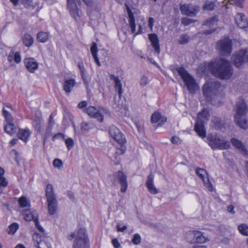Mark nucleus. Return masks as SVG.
<instances>
[{
  "instance_id": "nucleus-22",
  "label": "nucleus",
  "mask_w": 248,
  "mask_h": 248,
  "mask_svg": "<svg viewBox=\"0 0 248 248\" xmlns=\"http://www.w3.org/2000/svg\"><path fill=\"white\" fill-rule=\"evenodd\" d=\"M149 39L151 43V45L154 48L155 52L158 54L160 53V45L159 39L155 33H151L148 35Z\"/></svg>"
},
{
  "instance_id": "nucleus-56",
  "label": "nucleus",
  "mask_w": 248,
  "mask_h": 248,
  "mask_svg": "<svg viewBox=\"0 0 248 248\" xmlns=\"http://www.w3.org/2000/svg\"><path fill=\"white\" fill-rule=\"evenodd\" d=\"M15 52L12 50L9 53L8 56V61L9 62H12L14 61V57H15Z\"/></svg>"
},
{
  "instance_id": "nucleus-33",
  "label": "nucleus",
  "mask_w": 248,
  "mask_h": 248,
  "mask_svg": "<svg viewBox=\"0 0 248 248\" xmlns=\"http://www.w3.org/2000/svg\"><path fill=\"white\" fill-rule=\"evenodd\" d=\"M23 43L27 47L31 46L33 43V37L29 34H25L23 37Z\"/></svg>"
},
{
  "instance_id": "nucleus-40",
  "label": "nucleus",
  "mask_w": 248,
  "mask_h": 248,
  "mask_svg": "<svg viewBox=\"0 0 248 248\" xmlns=\"http://www.w3.org/2000/svg\"><path fill=\"white\" fill-rule=\"evenodd\" d=\"M215 3L213 1H206L203 6L204 10L212 11L214 9Z\"/></svg>"
},
{
  "instance_id": "nucleus-62",
  "label": "nucleus",
  "mask_w": 248,
  "mask_h": 248,
  "mask_svg": "<svg viewBox=\"0 0 248 248\" xmlns=\"http://www.w3.org/2000/svg\"><path fill=\"white\" fill-rule=\"evenodd\" d=\"M82 78V79L85 85V86H86V87L87 88L88 85H89V80L87 78V77L86 76L83 77H81Z\"/></svg>"
},
{
  "instance_id": "nucleus-28",
  "label": "nucleus",
  "mask_w": 248,
  "mask_h": 248,
  "mask_svg": "<svg viewBox=\"0 0 248 248\" xmlns=\"http://www.w3.org/2000/svg\"><path fill=\"white\" fill-rule=\"evenodd\" d=\"M48 213L53 215L56 213L57 210V201L56 199L47 200Z\"/></svg>"
},
{
  "instance_id": "nucleus-54",
  "label": "nucleus",
  "mask_w": 248,
  "mask_h": 248,
  "mask_svg": "<svg viewBox=\"0 0 248 248\" xmlns=\"http://www.w3.org/2000/svg\"><path fill=\"white\" fill-rule=\"evenodd\" d=\"M34 223L36 228L38 229V230L40 232H45L44 228L39 224L38 218H36V220H35Z\"/></svg>"
},
{
  "instance_id": "nucleus-13",
  "label": "nucleus",
  "mask_w": 248,
  "mask_h": 248,
  "mask_svg": "<svg viewBox=\"0 0 248 248\" xmlns=\"http://www.w3.org/2000/svg\"><path fill=\"white\" fill-rule=\"evenodd\" d=\"M248 51L246 50H241L232 56L234 65L238 68L244 65L245 62L248 61Z\"/></svg>"
},
{
  "instance_id": "nucleus-49",
  "label": "nucleus",
  "mask_w": 248,
  "mask_h": 248,
  "mask_svg": "<svg viewBox=\"0 0 248 248\" xmlns=\"http://www.w3.org/2000/svg\"><path fill=\"white\" fill-rule=\"evenodd\" d=\"M85 4L89 8L95 7L93 0H82Z\"/></svg>"
},
{
  "instance_id": "nucleus-6",
  "label": "nucleus",
  "mask_w": 248,
  "mask_h": 248,
  "mask_svg": "<svg viewBox=\"0 0 248 248\" xmlns=\"http://www.w3.org/2000/svg\"><path fill=\"white\" fill-rule=\"evenodd\" d=\"M209 117V112L207 108H204L197 115L194 130L198 135L202 138L206 137V131L204 127V123Z\"/></svg>"
},
{
  "instance_id": "nucleus-7",
  "label": "nucleus",
  "mask_w": 248,
  "mask_h": 248,
  "mask_svg": "<svg viewBox=\"0 0 248 248\" xmlns=\"http://www.w3.org/2000/svg\"><path fill=\"white\" fill-rule=\"evenodd\" d=\"M109 134L111 137L120 145V147L117 148L116 153L119 155H122L124 153L126 150L124 145L126 140L124 135L120 131L119 129L114 125L110 126L109 128Z\"/></svg>"
},
{
  "instance_id": "nucleus-10",
  "label": "nucleus",
  "mask_w": 248,
  "mask_h": 248,
  "mask_svg": "<svg viewBox=\"0 0 248 248\" xmlns=\"http://www.w3.org/2000/svg\"><path fill=\"white\" fill-rule=\"evenodd\" d=\"M32 239L37 248H51L50 238L44 234L41 235L38 233H34L32 235Z\"/></svg>"
},
{
  "instance_id": "nucleus-63",
  "label": "nucleus",
  "mask_w": 248,
  "mask_h": 248,
  "mask_svg": "<svg viewBox=\"0 0 248 248\" xmlns=\"http://www.w3.org/2000/svg\"><path fill=\"white\" fill-rule=\"evenodd\" d=\"M227 210L229 213H231L232 214L235 213L234 211V207L232 205L228 206Z\"/></svg>"
},
{
  "instance_id": "nucleus-44",
  "label": "nucleus",
  "mask_w": 248,
  "mask_h": 248,
  "mask_svg": "<svg viewBox=\"0 0 248 248\" xmlns=\"http://www.w3.org/2000/svg\"><path fill=\"white\" fill-rule=\"evenodd\" d=\"M65 143L68 150H71L74 145L73 140L71 138H68L65 140Z\"/></svg>"
},
{
  "instance_id": "nucleus-12",
  "label": "nucleus",
  "mask_w": 248,
  "mask_h": 248,
  "mask_svg": "<svg viewBox=\"0 0 248 248\" xmlns=\"http://www.w3.org/2000/svg\"><path fill=\"white\" fill-rule=\"evenodd\" d=\"M80 3L79 0H67V9L70 15L77 22L80 20L81 17L77 6V4Z\"/></svg>"
},
{
  "instance_id": "nucleus-16",
  "label": "nucleus",
  "mask_w": 248,
  "mask_h": 248,
  "mask_svg": "<svg viewBox=\"0 0 248 248\" xmlns=\"http://www.w3.org/2000/svg\"><path fill=\"white\" fill-rule=\"evenodd\" d=\"M180 9L183 15L189 16H195L199 11V8L198 6L189 4H181L180 6Z\"/></svg>"
},
{
  "instance_id": "nucleus-25",
  "label": "nucleus",
  "mask_w": 248,
  "mask_h": 248,
  "mask_svg": "<svg viewBox=\"0 0 248 248\" xmlns=\"http://www.w3.org/2000/svg\"><path fill=\"white\" fill-rule=\"evenodd\" d=\"M31 135V131L29 128L19 129L17 135L20 140H23L25 142H27L29 138Z\"/></svg>"
},
{
  "instance_id": "nucleus-60",
  "label": "nucleus",
  "mask_w": 248,
  "mask_h": 248,
  "mask_svg": "<svg viewBox=\"0 0 248 248\" xmlns=\"http://www.w3.org/2000/svg\"><path fill=\"white\" fill-rule=\"evenodd\" d=\"M154 19L153 17H150L148 19V25L150 29L152 30L154 26Z\"/></svg>"
},
{
  "instance_id": "nucleus-26",
  "label": "nucleus",
  "mask_w": 248,
  "mask_h": 248,
  "mask_svg": "<svg viewBox=\"0 0 248 248\" xmlns=\"http://www.w3.org/2000/svg\"><path fill=\"white\" fill-rule=\"evenodd\" d=\"M110 78L111 80H113L115 83V88L117 91L119 96L120 98L123 93L122 84L121 80L117 76H115L114 75H111Z\"/></svg>"
},
{
  "instance_id": "nucleus-8",
  "label": "nucleus",
  "mask_w": 248,
  "mask_h": 248,
  "mask_svg": "<svg viewBox=\"0 0 248 248\" xmlns=\"http://www.w3.org/2000/svg\"><path fill=\"white\" fill-rule=\"evenodd\" d=\"M209 144L212 149H227L230 148V142L223 139H220L217 135L211 136L209 138Z\"/></svg>"
},
{
  "instance_id": "nucleus-58",
  "label": "nucleus",
  "mask_w": 248,
  "mask_h": 248,
  "mask_svg": "<svg viewBox=\"0 0 248 248\" xmlns=\"http://www.w3.org/2000/svg\"><path fill=\"white\" fill-rule=\"evenodd\" d=\"M112 244L115 248H119L120 247V244L116 238L112 239Z\"/></svg>"
},
{
  "instance_id": "nucleus-9",
  "label": "nucleus",
  "mask_w": 248,
  "mask_h": 248,
  "mask_svg": "<svg viewBox=\"0 0 248 248\" xmlns=\"http://www.w3.org/2000/svg\"><path fill=\"white\" fill-rule=\"evenodd\" d=\"M217 48L220 54L229 55L232 50V41L228 37L220 40L217 43Z\"/></svg>"
},
{
  "instance_id": "nucleus-57",
  "label": "nucleus",
  "mask_w": 248,
  "mask_h": 248,
  "mask_svg": "<svg viewBox=\"0 0 248 248\" xmlns=\"http://www.w3.org/2000/svg\"><path fill=\"white\" fill-rule=\"evenodd\" d=\"M171 141L172 143L177 144L181 143V140L179 137L176 136H173L171 138Z\"/></svg>"
},
{
  "instance_id": "nucleus-20",
  "label": "nucleus",
  "mask_w": 248,
  "mask_h": 248,
  "mask_svg": "<svg viewBox=\"0 0 248 248\" xmlns=\"http://www.w3.org/2000/svg\"><path fill=\"white\" fill-rule=\"evenodd\" d=\"M24 63L27 70L31 73H33L38 68V64L33 58L25 59Z\"/></svg>"
},
{
  "instance_id": "nucleus-21",
  "label": "nucleus",
  "mask_w": 248,
  "mask_h": 248,
  "mask_svg": "<svg viewBox=\"0 0 248 248\" xmlns=\"http://www.w3.org/2000/svg\"><path fill=\"white\" fill-rule=\"evenodd\" d=\"M235 21L240 28H245L248 25V20L243 14L238 13L235 16Z\"/></svg>"
},
{
  "instance_id": "nucleus-35",
  "label": "nucleus",
  "mask_w": 248,
  "mask_h": 248,
  "mask_svg": "<svg viewBox=\"0 0 248 248\" xmlns=\"http://www.w3.org/2000/svg\"><path fill=\"white\" fill-rule=\"evenodd\" d=\"M32 124L36 131L40 133L43 131V124L40 118L35 120L33 121Z\"/></svg>"
},
{
  "instance_id": "nucleus-32",
  "label": "nucleus",
  "mask_w": 248,
  "mask_h": 248,
  "mask_svg": "<svg viewBox=\"0 0 248 248\" xmlns=\"http://www.w3.org/2000/svg\"><path fill=\"white\" fill-rule=\"evenodd\" d=\"M97 46L95 43H93L91 47V52L95 62L96 63L98 66H101V63L99 61V58L97 57Z\"/></svg>"
},
{
  "instance_id": "nucleus-1",
  "label": "nucleus",
  "mask_w": 248,
  "mask_h": 248,
  "mask_svg": "<svg viewBox=\"0 0 248 248\" xmlns=\"http://www.w3.org/2000/svg\"><path fill=\"white\" fill-rule=\"evenodd\" d=\"M204 65L205 69L211 71L215 76L221 79L229 78L233 73L230 62L223 58L205 63Z\"/></svg>"
},
{
  "instance_id": "nucleus-52",
  "label": "nucleus",
  "mask_w": 248,
  "mask_h": 248,
  "mask_svg": "<svg viewBox=\"0 0 248 248\" xmlns=\"http://www.w3.org/2000/svg\"><path fill=\"white\" fill-rule=\"evenodd\" d=\"M148 78L145 76H143L140 78V84L143 86H145L148 83Z\"/></svg>"
},
{
  "instance_id": "nucleus-46",
  "label": "nucleus",
  "mask_w": 248,
  "mask_h": 248,
  "mask_svg": "<svg viewBox=\"0 0 248 248\" xmlns=\"http://www.w3.org/2000/svg\"><path fill=\"white\" fill-rule=\"evenodd\" d=\"M244 0H228L230 4H235L240 8L243 7L242 3Z\"/></svg>"
},
{
  "instance_id": "nucleus-19",
  "label": "nucleus",
  "mask_w": 248,
  "mask_h": 248,
  "mask_svg": "<svg viewBox=\"0 0 248 248\" xmlns=\"http://www.w3.org/2000/svg\"><path fill=\"white\" fill-rule=\"evenodd\" d=\"M154 175L152 174H150L147 177L146 186L151 194L155 195L159 192V190L156 188L154 184Z\"/></svg>"
},
{
  "instance_id": "nucleus-53",
  "label": "nucleus",
  "mask_w": 248,
  "mask_h": 248,
  "mask_svg": "<svg viewBox=\"0 0 248 248\" xmlns=\"http://www.w3.org/2000/svg\"><path fill=\"white\" fill-rule=\"evenodd\" d=\"M14 61L18 63L21 62V58L20 53L18 51L15 52V57H14Z\"/></svg>"
},
{
  "instance_id": "nucleus-43",
  "label": "nucleus",
  "mask_w": 248,
  "mask_h": 248,
  "mask_svg": "<svg viewBox=\"0 0 248 248\" xmlns=\"http://www.w3.org/2000/svg\"><path fill=\"white\" fill-rule=\"evenodd\" d=\"M3 115L7 123H12V117L11 114L7 110L3 109Z\"/></svg>"
},
{
  "instance_id": "nucleus-59",
  "label": "nucleus",
  "mask_w": 248,
  "mask_h": 248,
  "mask_svg": "<svg viewBox=\"0 0 248 248\" xmlns=\"http://www.w3.org/2000/svg\"><path fill=\"white\" fill-rule=\"evenodd\" d=\"M117 230L118 232H124L127 229V226L124 225L122 227H121L120 225H117L116 226Z\"/></svg>"
},
{
  "instance_id": "nucleus-30",
  "label": "nucleus",
  "mask_w": 248,
  "mask_h": 248,
  "mask_svg": "<svg viewBox=\"0 0 248 248\" xmlns=\"http://www.w3.org/2000/svg\"><path fill=\"white\" fill-rule=\"evenodd\" d=\"M18 127L13 123H7L5 125V132L10 136H13L17 131Z\"/></svg>"
},
{
  "instance_id": "nucleus-2",
  "label": "nucleus",
  "mask_w": 248,
  "mask_h": 248,
  "mask_svg": "<svg viewBox=\"0 0 248 248\" xmlns=\"http://www.w3.org/2000/svg\"><path fill=\"white\" fill-rule=\"evenodd\" d=\"M222 89L223 87L220 83L215 79H211L205 83L202 87V92L207 102L214 105H216L213 99L217 96V93L222 91Z\"/></svg>"
},
{
  "instance_id": "nucleus-23",
  "label": "nucleus",
  "mask_w": 248,
  "mask_h": 248,
  "mask_svg": "<svg viewBox=\"0 0 248 248\" xmlns=\"http://www.w3.org/2000/svg\"><path fill=\"white\" fill-rule=\"evenodd\" d=\"M22 214L24 216V219L26 221L33 220L34 222L36 218H38V214L35 210H24L22 211Z\"/></svg>"
},
{
  "instance_id": "nucleus-15",
  "label": "nucleus",
  "mask_w": 248,
  "mask_h": 248,
  "mask_svg": "<svg viewBox=\"0 0 248 248\" xmlns=\"http://www.w3.org/2000/svg\"><path fill=\"white\" fill-rule=\"evenodd\" d=\"M105 109L102 108H96L93 106H89L86 108V112L92 117L96 119L99 122L104 120Z\"/></svg>"
},
{
  "instance_id": "nucleus-38",
  "label": "nucleus",
  "mask_w": 248,
  "mask_h": 248,
  "mask_svg": "<svg viewBox=\"0 0 248 248\" xmlns=\"http://www.w3.org/2000/svg\"><path fill=\"white\" fill-rule=\"evenodd\" d=\"M18 203L22 207H25L30 204L29 201L27 198L24 196L20 197L18 200Z\"/></svg>"
},
{
  "instance_id": "nucleus-11",
  "label": "nucleus",
  "mask_w": 248,
  "mask_h": 248,
  "mask_svg": "<svg viewBox=\"0 0 248 248\" xmlns=\"http://www.w3.org/2000/svg\"><path fill=\"white\" fill-rule=\"evenodd\" d=\"M126 11L128 16V21L129 27L131 29L132 33H135V36L141 34L143 32V26L144 25V23L141 24V23L138 24V30L136 32V24H135V18L134 16V14L131 11L130 8L126 4Z\"/></svg>"
},
{
  "instance_id": "nucleus-64",
  "label": "nucleus",
  "mask_w": 248,
  "mask_h": 248,
  "mask_svg": "<svg viewBox=\"0 0 248 248\" xmlns=\"http://www.w3.org/2000/svg\"><path fill=\"white\" fill-rule=\"evenodd\" d=\"M4 173V170L3 169L1 168H0V181H2V179H6L5 178H4L3 175Z\"/></svg>"
},
{
  "instance_id": "nucleus-47",
  "label": "nucleus",
  "mask_w": 248,
  "mask_h": 248,
  "mask_svg": "<svg viewBox=\"0 0 248 248\" xmlns=\"http://www.w3.org/2000/svg\"><path fill=\"white\" fill-rule=\"evenodd\" d=\"M132 241L135 245L139 244L141 241V238L140 235L138 233L135 234Z\"/></svg>"
},
{
  "instance_id": "nucleus-41",
  "label": "nucleus",
  "mask_w": 248,
  "mask_h": 248,
  "mask_svg": "<svg viewBox=\"0 0 248 248\" xmlns=\"http://www.w3.org/2000/svg\"><path fill=\"white\" fill-rule=\"evenodd\" d=\"M23 3L27 8H34L36 4V2H33V0H23Z\"/></svg>"
},
{
  "instance_id": "nucleus-51",
  "label": "nucleus",
  "mask_w": 248,
  "mask_h": 248,
  "mask_svg": "<svg viewBox=\"0 0 248 248\" xmlns=\"http://www.w3.org/2000/svg\"><path fill=\"white\" fill-rule=\"evenodd\" d=\"M81 128L83 130L88 131L91 128V124L86 122H83L81 124Z\"/></svg>"
},
{
  "instance_id": "nucleus-61",
  "label": "nucleus",
  "mask_w": 248,
  "mask_h": 248,
  "mask_svg": "<svg viewBox=\"0 0 248 248\" xmlns=\"http://www.w3.org/2000/svg\"><path fill=\"white\" fill-rule=\"evenodd\" d=\"M87 104L86 101H83L78 104V107L80 108H82L85 107L87 106Z\"/></svg>"
},
{
  "instance_id": "nucleus-45",
  "label": "nucleus",
  "mask_w": 248,
  "mask_h": 248,
  "mask_svg": "<svg viewBox=\"0 0 248 248\" xmlns=\"http://www.w3.org/2000/svg\"><path fill=\"white\" fill-rule=\"evenodd\" d=\"M53 167L55 168L61 169L63 165V163L61 159H55L53 161Z\"/></svg>"
},
{
  "instance_id": "nucleus-18",
  "label": "nucleus",
  "mask_w": 248,
  "mask_h": 248,
  "mask_svg": "<svg viewBox=\"0 0 248 248\" xmlns=\"http://www.w3.org/2000/svg\"><path fill=\"white\" fill-rule=\"evenodd\" d=\"M196 173L202 180L205 186L212 191L213 188L208 178L207 171L203 169L198 168L196 170Z\"/></svg>"
},
{
  "instance_id": "nucleus-29",
  "label": "nucleus",
  "mask_w": 248,
  "mask_h": 248,
  "mask_svg": "<svg viewBox=\"0 0 248 248\" xmlns=\"http://www.w3.org/2000/svg\"><path fill=\"white\" fill-rule=\"evenodd\" d=\"M76 84L74 79H65L63 84V90L66 93H70Z\"/></svg>"
},
{
  "instance_id": "nucleus-27",
  "label": "nucleus",
  "mask_w": 248,
  "mask_h": 248,
  "mask_svg": "<svg viewBox=\"0 0 248 248\" xmlns=\"http://www.w3.org/2000/svg\"><path fill=\"white\" fill-rule=\"evenodd\" d=\"M231 142L235 148L238 149L240 151L243 153H247V149L241 140L236 138H232L231 139Z\"/></svg>"
},
{
  "instance_id": "nucleus-3",
  "label": "nucleus",
  "mask_w": 248,
  "mask_h": 248,
  "mask_svg": "<svg viewBox=\"0 0 248 248\" xmlns=\"http://www.w3.org/2000/svg\"><path fill=\"white\" fill-rule=\"evenodd\" d=\"M69 240L75 239L73 248H89V240L84 228H80L77 231L72 232L68 236Z\"/></svg>"
},
{
  "instance_id": "nucleus-24",
  "label": "nucleus",
  "mask_w": 248,
  "mask_h": 248,
  "mask_svg": "<svg viewBox=\"0 0 248 248\" xmlns=\"http://www.w3.org/2000/svg\"><path fill=\"white\" fill-rule=\"evenodd\" d=\"M217 19L216 17H212L209 19L206 20L203 25L209 27L210 28L213 27L210 30H206L205 31L204 33L206 34H209L213 33L216 30V28L214 26H216L217 22Z\"/></svg>"
},
{
  "instance_id": "nucleus-42",
  "label": "nucleus",
  "mask_w": 248,
  "mask_h": 248,
  "mask_svg": "<svg viewBox=\"0 0 248 248\" xmlns=\"http://www.w3.org/2000/svg\"><path fill=\"white\" fill-rule=\"evenodd\" d=\"M189 37L186 34H184L180 36L178 42L180 44H185L189 42Z\"/></svg>"
},
{
  "instance_id": "nucleus-50",
  "label": "nucleus",
  "mask_w": 248,
  "mask_h": 248,
  "mask_svg": "<svg viewBox=\"0 0 248 248\" xmlns=\"http://www.w3.org/2000/svg\"><path fill=\"white\" fill-rule=\"evenodd\" d=\"M8 184V182L6 179H2L1 181H0V194L2 192L3 189L5 188Z\"/></svg>"
},
{
  "instance_id": "nucleus-31",
  "label": "nucleus",
  "mask_w": 248,
  "mask_h": 248,
  "mask_svg": "<svg viewBox=\"0 0 248 248\" xmlns=\"http://www.w3.org/2000/svg\"><path fill=\"white\" fill-rule=\"evenodd\" d=\"M46 196L47 200H50L51 199H56L55 194L54 193V189L53 186L50 184H48L45 189Z\"/></svg>"
},
{
  "instance_id": "nucleus-37",
  "label": "nucleus",
  "mask_w": 248,
  "mask_h": 248,
  "mask_svg": "<svg viewBox=\"0 0 248 248\" xmlns=\"http://www.w3.org/2000/svg\"><path fill=\"white\" fill-rule=\"evenodd\" d=\"M238 229L241 234L248 236V226L246 224H240L239 225Z\"/></svg>"
},
{
  "instance_id": "nucleus-48",
  "label": "nucleus",
  "mask_w": 248,
  "mask_h": 248,
  "mask_svg": "<svg viewBox=\"0 0 248 248\" xmlns=\"http://www.w3.org/2000/svg\"><path fill=\"white\" fill-rule=\"evenodd\" d=\"M193 22V20L187 17H184L181 19V23L185 26H188Z\"/></svg>"
},
{
  "instance_id": "nucleus-55",
  "label": "nucleus",
  "mask_w": 248,
  "mask_h": 248,
  "mask_svg": "<svg viewBox=\"0 0 248 248\" xmlns=\"http://www.w3.org/2000/svg\"><path fill=\"white\" fill-rule=\"evenodd\" d=\"M62 139V140L64 139V135L61 133H58L55 135H54L52 137V140L53 141L55 140L56 139Z\"/></svg>"
},
{
  "instance_id": "nucleus-39",
  "label": "nucleus",
  "mask_w": 248,
  "mask_h": 248,
  "mask_svg": "<svg viewBox=\"0 0 248 248\" xmlns=\"http://www.w3.org/2000/svg\"><path fill=\"white\" fill-rule=\"evenodd\" d=\"M161 115L160 113L155 112L151 116V121L152 123H156L161 118Z\"/></svg>"
},
{
  "instance_id": "nucleus-14",
  "label": "nucleus",
  "mask_w": 248,
  "mask_h": 248,
  "mask_svg": "<svg viewBox=\"0 0 248 248\" xmlns=\"http://www.w3.org/2000/svg\"><path fill=\"white\" fill-rule=\"evenodd\" d=\"M186 238L187 241L190 243H202L206 241V238L202 232L197 231L187 232L186 233Z\"/></svg>"
},
{
  "instance_id": "nucleus-34",
  "label": "nucleus",
  "mask_w": 248,
  "mask_h": 248,
  "mask_svg": "<svg viewBox=\"0 0 248 248\" xmlns=\"http://www.w3.org/2000/svg\"><path fill=\"white\" fill-rule=\"evenodd\" d=\"M49 38V34L47 32L40 31L37 34V39L38 41L41 43L46 42Z\"/></svg>"
},
{
  "instance_id": "nucleus-36",
  "label": "nucleus",
  "mask_w": 248,
  "mask_h": 248,
  "mask_svg": "<svg viewBox=\"0 0 248 248\" xmlns=\"http://www.w3.org/2000/svg\"><path fill=\"white\" fill-rule=\"evenodd\" d=\"M19 226L16 223L11 224L7 228V232L9 234H14L18 229Z\"/></svg>"
},
{
  "instance_id": "nucleus-4",
  "label": "nucleus",
  "mask_w": 248,
  "mask_h": 248,
  "mask_svg": "<svg viewBox=\"0 0 248 248\" xmlns=\"http://www.w3.org/2000/svg\"><path fill=\"white\" fill-rule=\"evenodd\" d=\"M176 70L190 93H194L199 89L194 78L184 67H178L176 68Z\"/></svg>"
},
{
  "instance_id": "nucleus-17",
  "label": "nucleus",
  "mask_w": 248,
  "mask_h": 248,
  "mask_svg": "<svg viewBox=\"0 0 248 248\" xmlns=\"http://www.w3.org/2000/svg\"><path fill=\"white\" fill-rule=\"evenodd\" d=\"M113 176L114 183L116 181L119 182L121 186V191L123 193L125 192L128 186L126 176L121 171L116 172Z\"/></svg>"
},
{
  "instance_id": "nucleus-5",
  "label": "nucleus",
  "mask_w": 248,
  "mask_h": 248,
  "mask_svg": "<svg viewBox=\"0 0 248 248\" xmlns=\"http://www.w3.org/2000/svg\"><path fill=\"white\" fill-rule=\"evenodd\" d=\"M247 106L243 100L237 104L236 112L234 116V121L240 128L246 129L248 128L247 121L246 119Z\"/></svg>"
}]
</instances>
